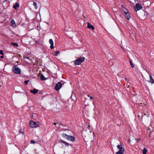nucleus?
<instances>
[{
	"label": "nucleus",
	"instance_id": "nucleus-23",
	"mask_svg": "<svg viewBox=\"0 0 154 154\" xmlns=\"http://www.w3.org/2000/svg\"><path fill=\"white\" fill-rule=\"evenodd\" d=\"M33 5L34 6L35 9H37V5L36 3L35 2H33Z\"/></svg>",
	"mask_w": 154,
	"mask_h": 154
},
{
	"label": "nucleus",
	"instance_id": "nucleus-28",
	"mask_svg": "<svg viewBox=\"0 0 154 154\" xmlns=\"http://www.w3.org/2000/svg\"><path fill=\"white\" fill-rule=\"evenodd\" d=\"M20 133H22V134H24V132L23 131H21V130H20Z\"/></svg>",
	"mask_w": 154,
	"mask_h": 154
},
{
	"label": "nucleus",
	"instance_id": "nucleus-21",
	"mask_svg": "<svg viewBox=\"0 0 154 154\" xmlns=\"http://www.w3.org/2000/svg\"><path fill=\"white\" fill-rule=\"evenodd\" d=\"M130 65L132 68H133L134 66V65L133 63L131 60H129Z\"/></svg>",
	"mask_w": 154,
	"mask_h": 154
},
{
	"label": "nucleus",
	"instance_id": "nucleus-29",
	"mask_svg": "<svg viewBox=\"0 0 154 154\" xmlns=\"http://www.w3.org/2000/svg\"><path fill=\"white\" fill-rule=\"evenodd\" d=\"M0 57L1 58H3L4 57V55H2Z\"/></svg>",
	"mask_w": 154,
	"mask_h": 154
},
{
	"label": "nucleus",
	"instance_id": "nucleus-6",
	"mask_svg": "<svg viewBox=\"0 0 154 154\" xmlns=\"http://www.w3.org/2000/svg\"><path fill=\"white\" fill-rule=\"evenodd\" d=\"M63 84L61 82H58L56 85L55 87V90L56 91L59 90L62 87Z\"/></svg>",
	"mask_w": 154,
	"mask_h": 154
},
{
	"label": "nucleus",
	"instance_id": "nucleus-1",
	"mask_svg": "<svg viewBox=\"0 0 154 154\" xmlns=\"http://www.w3.org/2000/svg\"><path fill=\"white\" fill-rule=\"evenodd\" d=\"M119 151L116 152V154H124L125 153V149L121 144H119L117 146Z\"/></svg>",
	"mask_w": 154,
	"mask_h": 154
},
{
	"label": "nucleus",
	"instance_id": "nucleus-32",
	"mask_svg": "<svg viewBox=\"0 0 154 154\" xmlns=\"http://www.w3.org/2000/svg\"><path fill=\"white\" fill-rule=\"evenodd\" d=\"M54 125H56V124H57V123H54Z\"/></svg>",
	"mask_w": 154,
	"mask_h": 154
},
{
	"label": "nucleus",
	"instance_id": "nucleus-19",
	"mask_svg": "<svg viewBox=\"0 0 154 154\" xmlns=\"http://www.w3.org/2000/svg\"><path fill=\"white\" fill-rule=\"evenodd\" d=\"M11 44L14 46L18 47V44L15 43L11 42Z\"/></svg>",
	"mask_w": 154,
	"mask_h": 154
},
{
	"label": "nucleus",
	"instance_id": "nucleus-7",
	"mask_svg": "<svg viewBox=\"0 0 154 154\" xmlns=\"http://www.w3.org/2000/svg\"><path fill=\"white\" fill-rule=\"evenodd\" d=\"M134 8L136 11H137L142 8V6L140 4H136Z\"/></svg>",
	"mask_w": 154,
	"mask_h": 154
},
{
	"label": "nucleus",
	"instance_id": "nucleus-27",
	"mask_svg": "<svg viewBox=\"0 0 154 154\" xmlns=\"http://www.w3.org/2000/svg\"><path fill=\"white\" fill-rule=\"evenodd\" d=\"M135 140H137V142L138 143L139 142V141L140 140V138H138V139L137 138H135Z\"/></svg>",
	"mask_w": 154,
	"mask_h": 154
},
{
	"label": "nucleus",
	"instance_id": "nucleus-2",
	"mask_svg": "<svg viewBox=\"0 0 154 154\" xmlns=\"http://www.w3.org/2000/svg\"><path fill=\"white\" fill-rule=\"evenodd\" d=\"M62 136L66 139L67 140H71L72 142H74L75 141V139L74 137L69 136V135H67L66 134H62Z\"/></svg>",
	"mask_w": 154,
	"mask_h": 154
},
{
	"label": "nucleus",
	"instance_id": "nucleus-36",
	"mask_svg": "<svg viewBox=\"0 0 154 154\" xmlns=\"http://www.w3.org/2000/svg\"><path fill=\"white\" fill-rule=\"evenodd\" d=\"M17 63H18V61H17Z\"/></svg>",
	"mask_w": 154,
	"mask_h": 154
},
{
	"label": "nucleus",
	"instance_id": "nucleus-4",
	"mask_svg": "<svg viewBox=\"0 0 154 154\" xmlns=\"http://www.w3.org/2000/svg\"><path fill=\"white\" fill-rule=\"evenodd\" d=\"M85 59V58L84 57H80L75 60V64L77 65H80L84 61Z\"/></svg>",
	"mask_w": 154,
	"mask_h": 154
},
{
	"label": "nucleus",
	"instance_id": "nucleus-18",
	"mask_svg": "<svg viewBox=\"0 0 154 154\" xmlns=\"http://www.w3.org/2000/svg\"><path fill=\"white\" fill-rule=\"evenodd\" d=\"M91 127L88 125V128H87L88 130H87V131H89L90 133L92 132V130H91Z\"/></svg>",
	"mask_w": 154,
	"mask_h": 154
},
{
	"label": "nucleus",
	"instance_id": "nucleus-17",
	"mask_svg": "<svg viewBox=\"0 0 154 154\" xmlns=\"http://www.w3.org/2000/svg\"><path fill=\"white\" fill-rule=\"evenodd\" d=\"M126 18L128 20H129V19L130 18V15L129 13L128 14H126V15H125Z\"/></svg>",
	"mask_w": 154,
	"mask_h": 154
},
{
	"label": "nucleus",
	"instance_id": "nucleus-25",
	"mask_svg": "<svg viewBox=\"0 0 154 154\" xmlns=\"http://www.w3.org/2000/svg\"><path fill=\"white\" fill-rule=\"evenodd\" d=\"M35 143V142L33 140H31L30 142V143Z\"/></svg>",
	"mask_w": 154,
	"mask_h": 154
},
{
	"label": "nucleus",
	"instance_id": "nucleus-34",
	"mask_svg": "<svg viewBox=\"0 0 154 154\" xmlns=\"http://www.w3.org/2000/svg\"><path fill=\"white\" fill-rule=\"evenodd\" d=\"M87 96H88V97H90V95H87Z\"/></svg>",
	"mask_w": 154,
	"mask_h": 154
},
{
	"label": "nucleus",
	"instance_id": "nucleus-10",
	"mask_svg": "<svg viewBox=\"0 0 154 154\" xmlns=\"http://www.w3.org/2000/svg\"><path fill=\"white\" fill-rule=\"evenodd\" d=\"M87 27L89 29L91 28L92 30H94V26L92 25H91V23H88Z\"/></svg>",
	"mask_w": 154,
	"mask_h": 154
},
{
	"label": "nucleus",
	"instance_id": "nucleus-12",
	"mask_svg": "<svg viewBox=\"0 0 154 154\" xmlns=\"http://www.w3.org/2000/svg\"><path fill=\"white\" fill-rule=\"evenodd\" d=\"M38 92V90L36 89H34L33 90H31L30 92L34 94H36Z\"/></svg>",
	"mask_w": 154,
	"mask_h": 154
},
{
	"label": "nucleus",
	"instance_id": "nucleus-11",
	"mask_svg": "<svg viewBox=\"0 0 154 154\" xmlns=\"http://www.w3.org/2000/svg\"><path fill=\"white\" fill-rule=\"evenodd\" d=\"M39 75L40 76V78L42 80L44 81V80H45L47 79L45 77H44L43 75L41 74H39Z\"/></svg>",
	"mask_w": 154,
	"mask_h": 154
},
{
	"label": "nucleus",
	"instance_id": "nucleus-30",
	"mask_svg": "<svg viewBox=\"0 0 154 154\" xmlns=\"http://www.w3.org/2000/svg\"><path fill=\"white\" fill-rule=\"evenodd\" d=\"M127 11H125L124 12V13L125 14V15H126V14H128V11L127 10Z\"/></svg>",
	"mask_w": 154,
	"mask_h": 154
},
{
	"label": "nucleus",
	"instance_id": "nucleus-3",
	"mask_svg": "<svg viewBox=\"0 0 154 154\" xmlns=\"http://www.w3.org/2000/svg\"><path fill=\"white\" fill-rule=\"evenodd\" d=\"M13 72L16 74H20L21 73L20 69L16 66H14L12 67Z\"/></svg>",
	"mask_w": 154,
	"mask_h": 154
},
{
	"label": "nucleus",
	"instance_id": "nucleus-9",
	"mask_svg": "<svg viewBox=\"0 0 154 154\" xmlns=\"http://www.w3.org/2000/svg\"><path fill=\"white\" fill-rule=\"evenodd\" d=\"M49 42L50 44H51V46H50L51 49H53L54 48V42L52 39H50L49 40Z\"/></svg>",
	"mask_w": 154,
	"mask_h": 154
},
{
	"label": "nucleus",
	"instance_id": "nucleus-16",
	"mask_svg": "<svg viewBox=\"0 0 154 154\" xmlns=\"http://www.w3.org/2000/svg\"><path fill=\"white\" fill-rule=\"evenodd\" d=\"M147 151V150L146 149L144 148L143 150V154H146V153Z\"/></svg>",
	"mask_w": 154,
	"mask_h": 154
},
{
	"label": "nucleus",
	"instance_id": "nucleus-31",
	"mask_svg": "<svg viewBox=\"0 0 154 154\" xmlns=\"http://www.w3.org/2000/svg\"><path fill=\"white\" fill-rule=\"evenodd\" d=\"M90 99H93V98L92 97H90Z\"/></svg>",
	"mask_w": 154,
	"mask_h": 154
},
{
	"label": "nucleus",
	"instance_id": "nucleus-8",
	"mask_svg": "<svg viewBox=\"0 0 154 154\" xmlns=\"http://www.w3.org/2000/svg\"><path fill=\"white\" fill-rule=\"evenodd\" d=\"M60 143L61 145L62 146H63L62 143H63L65 145V147L66 146H68L70 145L69 143L65 141H64L63 140H60Z\"/></svg>",
	"mask_w": 154,
	"mask_h": 154
},
{
	"label": "nucleus",
	"instance_id": "nucleus-26",
	"mask_svg": "<svg viewBox=\"0 0 154 154\" xmlns=\"http://www.w3.org/2000/svg\"><path fill=\"white\" fill-rule=\"evenodd\" d=\"M0 54L2 55H4V53H3V51L2 50H0Z\"/></svg>",
	"mask_w": 154,
	"mask_h": 154
},
{
	"label": "nucleus",
	"instance_id": "nucleus-35",
	"mask_svg": "<svg viewBox=\"0 0 154 154\" xmlns=\"http://www.w3.org/2000/svg\"><path fill=\"white\" fill-rule=\"evenodd\" d=\"M26 58L27 59H29V57H26Z\"/></svg>",
	"mask_w": 154,
	"mask_h": 154
},
{
	"label": "nucleus",
	"instance_id": "nucleus-22",
	"mask_svg": "<svg viewBox=\"0 0 154 154\" xmlns=\"http://www.w3.org/2000/svg\"><path fill=\"white\" fill-rule=\"evenodd\" d=\"M129 83H127L126 85H125V87H126L127 88H128L129 87Z\"/></svg>",
	"mask_w": 154,
	"mask_h": 154
},
{
	"label": "nucleus",
	"instance_id": "nucleus-15",
	"mask_svg": "<svg viewBox=\"0 0 154 154\" xmlns=\"http://www.w3.org/2000/svg\"><path fill=\"white\" fill-rule=\"evenodd\" d=\"M60 53V51H56L55 52H54L53 54L55 56H57Z\"/></svg>",
	"mask_w": 154,
	"mask_h": 154
},
{
	"label": "nucleus",
	"instance_id": "nucleus-5",
	"mask_svg": "<svg viewBox=\"0 0 154 154\" xmlns=\"http://www.w3.org/2000/svg\"><path fill=\"white\" fill-rule=\"evenodd\" d=\"M38 122H35L32 121H30L29 122L30 126L32 128H36L39 126Z\"/></svg>",
	"mask_w": 154,
	"mask_h": 154
},
{
	"label": "nucleus",
	"instance_id": "nucleus-33",
	"mask_svg": "<svg viewBox=\"0 0 154 154\" xmlns=\"http://www.w3.org/2000/svg\"><path fill=\"white\" fill-rule=\"evenodd\" d=\"M142 103H140V106H141V105H142Z\"/></svg>",
	"mask_w": 154,
	"mask_h": 154
},
{
	"label": "nucleus",
	"instance_id": "nucleus-24",
	"mask_svg": "<svg viewBox=\"0 0 154 154\" xmlns=\"http://www.w3.org/2000/svg\"><path fill=\"white\" fill-rule=\"evenodd\" d=\"M29 82V80H25L24 81V83L26 84V85H27L28 83Z\"/></svg>",
	"mask_w": 154,
	"mask_h": 154
},
{
	"label": "nucleus",
	"instance_id": "nucleus-13",
	"mask_svg": "<svg viewBox=\"0 0 154 154\" xmlns=\"http://www.w3.org/2000/svg\"><path fill=\"white\" fill-rule=\"evenodd\" d=\"M19 5L18 3H16L15 5H14L13 8L15 9H16L17 8L19 7Z\"/></svg>",
	"mask_w": 154,
	"mask_h": 154
},
{
	"label": "nucleus",
	"instance_id": "nucleus-20",
	"mask_svg": "<svg viewBox=\"0 0 154 154\" xmlns=\"http://www.w3.org/2000/svg\"><path fill=\"white\" fill-rule=\"evenodd\" d=\"M149 77L150 82L152 83H153L154 81H153V79L152 78V76L150 75H149Z\"/></svg>",
	"mask_w": 154,
	"mask_h": 154
},
{
	"label": "nucleus",
	"instance_id": "nucleus-14",
	"mask_svg": "<svg viewBox=\"0 0 154 154\" xmlns=\"http://www.w3.org/2000/svg\"><path fill=\"white\" fill-rule=\"evenodd\" d=\"M11 25L13 27H15L16 26V25L15 24V22L14 20H12L11 21Z\"/></svg>",
	"mask_w": 154,
	"mask_h": 154
}]
</instances>
